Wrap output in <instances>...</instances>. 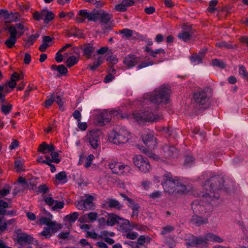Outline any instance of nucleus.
I'll list each match as a JSON object with an SVG mask.
<instances>
[{
	"label": "nucleus",
	"mask_w": 248,
	"mask_h": 248,
	"mask_svg": "<svg viewBox=\"0 0 248 248\" xmlns=\"http://www.w3.org/2000/svg\"><path fill=\"white\" fill-rule=\"evenodd\" d=\"M222 181L221 178L218 176H213L210 180L205 182L204 185V188L206 190L205 193L202 192L201 194L202 199L200 204L197 205L196 203L192 204V208L193 210H198L201 213L210 211L212 210V206L217 205L219 198V194L215 191L222 189L221 184H216L213 185L211 182H217Z\"/></svg>",
	"instance_id": "nucleus-1"
},
{
	"label": "nucleus",
	"mask_w": 248,
	"mask_h": 248,
	"mask_svg": "<svg viewBox=\"0 0 248 248\" xmlns=\"http://www.w3.org/2000/svg\"><path fill=\"white\" fill-rule=\"evenodd\" d=\"M170 90L166 86H160L156 89L153 93H148L144 95V103H150V107L157 108L156 104L165 102L167 103L170 94Z\"/></svg>",
	"instance_id": "nucleus-2"
},
{
	"label": "nucleus",
	"mask_w": 248,
	"mask_h": 248,
	"mask_svg": "<svg viewBox=\"0 0 248 248\" xmlns=\"http://www.w3.org/2000/svg\"><path fill=\"white\" fill-rule=\"evenodd\" d=\"M131 137L130 132L125 127L113 130L109 135V140L114 144L120 145L126 143Z\"/></svg>",
	"instance_id": "nucleus-3"
},
{
	"label": "nucleus",
	"mask_w": 248,
	"mask_h": 248,
	"mask_svg": "<svg viewBox=\"0 0 248 248\" xmlns=\"http://www.w3.org/2000/svg\"><path fill=\"white\" fill-rule=\"evenodd\" d=\"M23 78L22 74H18L16 72H14L11 76L10 81L4 85H0V102L3 103L5 101V96L11 92L10 89H14L16 85V81Z\"/></svg>",
	"instance_id": "nucleus-4"
},
{
	"label": "nucleus",
	"mask_w": 248,
	"mask_h": 248,
	"mask_svg": "<svg viewBox=\"0 0 248 248\" xmlns=\"http://www.w3.org/2000/svg\"><path fill=\"white\" fill-rule=\"evenodd\" d=\"M130 118H133L136 121L139 123L144 122H156L161 118V116L158 114H155L151 111L147 110L143 112H134L130 116Z\"/></svg>",
	"instance_id": "nucleus-5"
},
{
	"label": "nucleus",
	"mask_w": 248,
	"mask_h": 248,
	"mask_svg": "<svg viewBox=\"0 0 248 248\" xmlns=\"http://www.w3.org/2000/svg\"><path fill=\"white\" fill-rule=\"evenodd\" d=\"M24 26L22 24H18L16 26H11L8 29L10 37L6 40L5 44L8 47H12L16 43L17 38L20 37L23 33Z\"/></svg>",
	"instance_id": "nucleus-6"
},
{
	"label": "nucleus",
	"mask_w": 248,
	"mask_h": 248,
	"mask_svg": "<svg viewBox=\"0 0 248 248\" xmlns=\"http://www.w3.org/2000/svg\"><path fill=\"white\" fill-rule=\"evenodd\" d=\"M59 51L56 54L55 59L57 62H61L63 57H67L66 62H78L80 60V50L78 47H74L68 52L65 53L62 56Z\"/></svg>",
	"instance_id": "nucleus-7"
},
{
	"label": "nucleus",
	"mask_w": 248,
	"mask_h": 248,
	"mask_svg": "<svg viewBox=\"0 0 248 248\" xmlns=\"http://www.w3.org/2000/svg\"><path fill=\"white\" fill-rule=\"evenodd\" d=\"M163 177L161 184L165 191L170 193L175 192L176 186L179 184V180L176 177L173 178L170 172L166 173Z\"/></svg>",
	"instance_id": "nucleus-8"
},
{
	"label": "nucleus",
	"mask_w": 248,
	"mask_h": 248,
	"mask_svg": "<svg viewBox=\"0 0 248 248\" xmlns=\"http://www.w3.org/2000/svg\"><path fill=\"white\" fill-rule=\"evenodd\" d=\"M212 95V90L206 87L194 93L193 98L195 102L199 105L206 104Z\"/></svg>",
	"instance_id": "nucleus-9"
},
{
	"label": "nucleus",
	"mask_w": 248,
	"mask_h": 248,
	"mask_svg": "<svg viewBox=\"0 0 248 248\" xmlns=\"http://www.w3.org/2000/svg\"><path fill=\"white\" fill-rule=\"evenodd\" d=\"M132 160L134 165L142 173H148L152 169L148 159L141 155H135Z\"/></svg>",
	"instance_id": "nucleus-10"
},
{
	"label": "nucleus",
	"mask_w": 248,
	"mask_h": 248,
	"mask_svg": "<svg viewBox=\"0 0 248 248\" xmlns=\"http://www.w3.org/2000/svg\"><path fill=\"white\" fill-rule=\"evenodd\" d=\"M108 166L113 173L118 175H127L131 172V167L122 163L112 161L108 163Z\"/></svg>",
	"instance_id": "nucleus-11"
},
{
	"label": "nucleus",
	"mask_w": 248,
	"mask_h": 248,
	"mask_svg": "<svg viewBox=\"0 0 248 248\" xmlns=\"http://www.w3.org/2000/svg\"><path fill=\"white\" fill-rule=\"evenodd\" d=\"M185 240L186 241V244L187 247L195 246L199 248L207 247L209 242L207 239V234L204 237H195L193 235H190Z\"/></svg>",
	"instance_id": "nucleus-12"
},
{
	"label": "nucleus",
	"mask_w": 248,
	"mask_h": 248,
	"mask_svg": "<svg viewBox=\"0 0 248 248\" xmlns=\"http://www.w3.org/2000/svg\"><path fill=\"white\" fill-rule=\"evenodd\" d=\"M106 217L107 225L108 226H113L117 224L120 226V227L122 231H123V228H124L125 225H128L129 223L128 220L122 218L114 214H108Z\"/></svg>",
	"instance_id": "nucleus-13"
},
{
	"label": "nucleus",
	"mask_w": 248,
	"mask_h": 248,
	"mask_svg": "<svg viewBox=\"0 0 248 248\" xmlns=\"http://www.w3.org/2000/svg\"><path fill=\"white\" fill-rule=\"evenodd\" d=\"M100 134L99 131L96 130H92L88 132L86 139L89 143L91 147L94 149H97L100 144Z\"/></svg>",
	"instance_id": "nucleus-14"
},
{
	"label": "nucleus",
	"mask_w": 248,
	"mask_h": 248,
	"mask_svg": "<svg viewBox=\"0 0 248 248\" xmlns=\"http://www.w3.org/2000/svg\"><path fill=\"white\" fill-rule=\"evenodd\" d=\"M46 217H42L39 219L40 223L42 225H46L48 227H50L52 230H58L60 228V225L57 223L56 221H52L53 216L49 212L43 210Z\"/></svg>",
	"instance_id": "nucleus-15"
},
{
	"label": "nucleus",
	"mask_w": 248,
	"mask_h": 248,
	"mask_svg": "<svg viewBox=\"0 0 248 248\" xmlns=\"http://www.w3.org/2000/svg\"><path fill=\"white\" fill-rule=\"evenodd\" d=\"M121 114L119 110H104L100 113V116L102 118V120L100 123L102 124H105L106 123L108 122L111 119L112 117H118V115Z\"/></svg>",
	"instance_id": "nucleus-16"
},
{
	"label": "nucleus",
	"mask_w": 248,
	"mask_h": 248,
	"mask_svg": "<svg viewBox=\"0 0 248 248\" xmlns=\"http://www.w3.org/2000/svg\"><path fill=\"white\" fill-rule=\"evenodd\" d=\"M44 201L45 203L52 209V210L61 209L64 206L63 202L55 200L51 197H45L44 198Z\"/></svg>",
	"instance_id": "nucleus-17"
},
{
	"label": "nucleus",
	"mask_w": 248,
	"mask_h": 248,
	"mask_svg": "<svg viewBox=\"0 0 248 248\" xmlns=\"http://www.w3.org/2000/svg\"><path fill=\"white\" fill-rule=\"evenodd\" d=\"M163 157L165 159H169L171 157H175L178 156V151L173 146L165 145L162 148Z\"/></svg>",
	"instance_id": "nucleus-18"
},
{
	"label": "nucleus",
	"mask_w": 248,
	"mask_h": 248,
	"mask_svg": "<svg viewBox=\"0 0 248 248\" xmlns=\"http://www.w3.org/2000/svg\"><path fill=\"white\" fill-rule=\"evenodd\" d=\"M141 138L144 143L149 149H154L156 147V139L151 134H142Z\"/></svg>",
	"instance_id": "nucleus-19"
},
{
	"label": "nucleus",
	"mask_w": 248,
	"mask_h": 248,
	"mask_svg": "<svg viewBox=\"0 0 248 248\" xmlns=\"http://www.w3.org/2000/svg\"><path fill=\"white\" fill-rule=\"evenodd\" d=\"M54 101L56 102L60 107L62 106L63 103L60 94H58L57 93H53L50 97L46 100L45 104V107L49 108Z\"/></svg>",
	"instance_id": "nucleus-20"
},
{
	"label": "nucleus",
	"mask_w": 248,
	"mask_h": 248,
	"mask_svg": "<svg viewBox=\"0 0 248 248\" xmlns=\"http://www.w3.org/2000/svg\"><path fill=\"white\" fill-rule=\"evenodd\" d=\"M96 21L100 20L101 22L107 24L111 18L112 16L103 10L96 11Z\"/></svg>",
	"instance_id": "nucleus-21"
},
{
	"label": "nucleus",
	"mask_w": 248,
	"mask_h": 248,
	"mask_svg": "<svg viewBox=\"0 0 248 248\" xmlns=\"http://www.w3.org/2000/svg\"><path fill=\"white\" fill-rule=\"evenodd\" d=\"M78 15L89 21H96V11L89 12L87 10H81L78 12Z\"/></svg>",
	"instance_id": "nucleus-22"
},
{
	"label": "nucleus",
	"mask_w": 248,
	"mask_h": 248,
	"mask_svg": "<svg viewBox=\"0 0 248 248\" xmlns=\"http://www.w3.org/2000/svg\"><path fill=\"white\" fill-rule=\"evenodd\" d=\"M54 38L48 36H44L43 37L42 44L40 46L39 49L41 52H44L46 49L52 45L53 44Z\"/></svg>",
	"instance_id": "nucleus-23"
},
{
	"label": "nucleus",
	"mask_w": 248,
	"mask_h": 248,
	"mask_svg": "<svg viewBox=\"0 0 248 248\" xmlns=\"http://www.w3.org/2000/svg\"><path fill=\"white\" fill-rule=\"evenodd\" d=\"M16 232L17 233V241L20 244L29 242L32 239L30 235L22 232L20 230H17Z\"/></svg>",
	"instance_id": "nucleus-24"
},
{
	"label": "nucleus",
	"mask_w": 248,
	"mask_h": 248,
	"mask_svg": "<svg viewBox=\"0 0 248 248\" xmlns=\"http://www.w3.org/2000/svg\"><path fill=\"white\" fill-rule=\"evenodd\" d=\"M16 218H12L2 221L0 224V235L4 233L8 229V226L16 225Z\"/></svg>",
	"instance_id": "nucleus-25"
},
{
	"label": "nucleus",
	"mask_w": 248,
	"mask_h": 248,
	"mask_svg": "<svg viewBox=\"0 0 248 248\" xmlns=\"http://www.w3.org/2000/svg\"><path fill=\"white\" fill-rule=\"evenodd\" d=\"M54 17V15L52 12L47 10H42V19L44 20L45 23H48L53 19Z\"/></svg>",
	"instance_id": "nucleus-26"
},
{
	"label": "nucleus",
	"mask_w": 248,
	"mask_h": 248,
	"mask_svg": "<svg viewBox=\"0 0 248 248\" xmlns=\"http://www.w3.org/2000/svg\"><path fill=\"white\" fill-rule=\"evenodd\" d=\"M55 150V147L52 144H47L44 142L40 144L39 151L44 154L51 152Z\"/></svg>",
	"instance_id": "nucleus-27"
},
{
	"label": "nucleus",
	"mask_w": 248,
	"mask_h": 248,
	"mask_svg": "<svg viewBox=\"0 0 248 248\" xmlns=\"http://www.w3.org/2000/svg\"><path fill=\"white\" fill-rule=\"evenodd\" d=\"M134 229L137 231H141L144 230V227L136 224H130L129 221L128 224L125 225L124 228H123V231L124 232H130Z\"/></svg>",
	"instance_id": "nucleus-28"
},
{
	"label": "nucleus",
	"mask_w": 248,
	"mask_h": 248,
	"mask_svg": "<svg viewBox=\"0 0 248 248\" xmlns=\"http://www.w3.org/2000/svg\"><path fill=\"white\" fill-rule=\"evenodd\" d=\"M151 238L147 235H142L139 236L137 241H134L137 244L146 246L150 243Z\"/></svg>",
	"instance_id": "nucleus-29"
},
{
	"label": "nucleus",
	"mask_w": 248,
	"mask_h": 248,
	"mask_svg": "<svg viewBox=\"0 0 248 248\" xmlns=\"http://www.w3.org/2000/svg\"><path fill=\"white\" fill-rule=\"evenodd\" d=\"M81 49L83 50L84 55L88 58L91 56L94 50L93 45L91 44H85L81 47Z\"/></svg>",
	"instance_id": "nucleus-30"
},
{
	"label": "nucleus",
	"mask_w": 248,
	"mask_h": 248,
	"mask_svg": "<svg viewBox=\"0 0 248 248\" xmlns=\"http://www.w3.org/2000/svg\"><path fill=\"white\" fill-rule=\"evenodd\" d=\"M191 222L193 224L199 226L202 224L206 223L208 222V218L207 217L202 218L197 216H193L191 219Z\"/></svg>",
	"instance_id": "nucleus-31"
},
{
	"label": "nucleus",
	"mask_w": 248,
	"mask_h": 248,
	"mask_svg": "<svg viewBox=\"0 0 248 248\" xmlns=\"http://www.w3.org/2000/svg\"><path fill=\"white\" fill-rule=\"evenodd\" d=\"M97 217L98 214L96 212H92L85 214L83 217V218L85 221H87L85 219L86 218H88L89 219L88 222H93L97 219Z\"/></svg>",
	"instance_id": "nucleus-32"
},
{
	"label": "nucleus",
	"mask_w": 248,
	"mask_h": 248,
	"mask_svg": "<svg viewBox=\"0 0 248 248\" xmlns=\"http://www.w3.org/2000/svg\"><path fill=\"white\" fill-rule=\"evenodd\" d=\"M84 201V206L85 210H90L93 209V197L88 196Z\"/></svg>",
	"instance_id": "nucleus-33"
},
{
	"label": "nucleus",
	"mask_w": 248,
	"mask_h": 248,
	"mask_svg": "<svg viewBox=\"0 0 248 248\" xmlns=\"http://www.w3.org/2000/svg\"><path fill=\"white\" fill-rule=\"evenodd\" d=\"M14 15L12 13L9 14L6 10L0 9V17H2L6 19L7 22H11L13 20V19H11Z\"/></svg>",
	"instance_id": "nucleus-34"
},
{
	"label": "nucleus",
	"mask_w": 248,
	"mask_h": 248,
	"mask_svg": "<svg viewBox=\"0 0 248 248\" xmlns=\"http://www.w3.org/2000/svg\"><path fill=\"white\" fill-rule=\"evenodd\" d=\"M56 179L60 183L64 184L67 182V175L65 171H61L55 175Z\"/></svg>",
	"instance_id": "nucleus-35"
},
{
	"label": "nucleus",
	"mask_w": 248,
	"mask_h": 248,
	"mask_svg": "<svg viewBox=\"0 0 248 248\" xmlns=\"http://www.w3.org/2000/svg\"><path fill=\"white\" fill-rule=\"evenodd\" d=\"M207 239L208 241H213L217 243H221L223 241L222 238L212 233L207 234Z\"/></svg>",
	"instance_id": "nucleus-36"
},
{
	"label": "nucleus",
	"mask_w": 248,
	"mask_h": 248,
	"mask_svg": "<svg viewBox=\"0 0 248 248\" xmlns=\"http://www.w3.org/2000/svg\"><path fill=\"white\" fill-rule=\"evenodd\" d=\"M57 231L52 230L51 228L46 226L44 228V230L40 234L46 238H48L51 236L52 233L55 232Z\"/></svg>",
	"instance_id": "nucleus-37"
},
{
	"label": "nucleus",
	"mask_w": 248,
	"mask_h": 248,
	"mask_svg": "<svg viewBox=\"0 0 248 248\" xmlns=\"http://www.w3.org/2000/svg\"><path fill=\"white\" fill-rule=\"evenodd\" d=\"M51 68L53 70H57L61 74H65L67 72V68L63 64H61L59 66L54 64L51 66Z\"/></svg>",
	"instance_id": "nucleus-38"
},
{
	"label": "nucleus",
	"mask_w": 248,
	"mask_h": 248,
	"mask_svg": "<svg viewBox=\"0 0 248 248\" xmlns=\"http://www.w3.org/2000/svg\"><path fill=\"white\" fill-rule=\"evenodd\" d=\"M108 204L111 208H115L116 209H120L122 205L119 202L115 200L109 199L108 201Z\"/></svg>",
	"instance_id": "nucleus-39"
},
{
	"label": "nucleus",
	"mask_w": 248,
	"mask_h": 248,
	"mask_svg": "<svg viewBox=\"0 0 248 248\" xmlns=\"http://www.w3.org/2000/svg\"><path fill=\"white\" fill-rule=\"evenodd\" d=\"M204 52L202 51L199 53V54H194L190 57V61L192 62H196L202 61L203 60L204 56Z\"/></svg>",
	"instance_id": "nucleus-40"
},
{
	"label": "nucleus",
	"mask_w": 248,
	"mask_h": 248,
	"mask_svg": "<svg viewBox=\"0 0 248 248\" xmlns=\"http://www.w3.org/2000/svg\"><path fill=\"white\" fill-rule=\"evenodd\" d=\"M94 158V156L93 154H90L87 156H85L86 162L84 164V166L86 168L90 167L93 163V161Z\"/></svg>",
	"instance_id": "nucleus-41"
},
{
	"label": "nucleus",
	"mask_w": 248,
	"mask_h": 248,
	"mask_svg": "<svg viewBox=\"0 0 248 248\" xmlns=\"http://www.w3.org/2000/svg\"><path fill=\"white\" fill-rule=\"evenodd\" d=\"M174 230V227L171 225H167L162 228V231L161 232L160 234L162 235H165L169 234Z\"/></svg>",
	"instance_id": "nucleus-42"
},
{
	"label": "nucleus",
	"mask_w": 248,
	"mask_h": 248,
	"mask_svg": "<svg viewBox=\"0 0 248 248\" xmlns=\"http://www.w3.org/2000/svg\"><path fill=\"white\" fill-rule=\"evenodd\" d=\"M141 151L145 154L148 157L153 158L154 160L158 161L159 159V157L154 154L152 151L149 150V149H141Z\"/></svg>",
	"instance_id": "nucleus-43"
},
{
	"label": "nucleus",
	"mask_w": 248,
	"mask_h": 248,
	"mask_svg": "<svg viewBox=\"0 0 248 248\" xmlns=\"http://www.w3.org/2000/svg\"><path fill=\"white\" fill-rule=\"evenodd\" d=\"M186 191V186L182 184L179 181V184H177L176 186L175 192L179 193H185Z\"/></svg>",
	"instance_id": "nucleus-44"
},
{
	"label": "nucleus",
	"mask_w": 248,
	"mask_h": 248,
	"mask_svg": "<svg viewBox=\"0 0 248 248\" xmlns=\"http://www.w3.org/2000/svg\"><path fill=\"white\" fill-rule=\"evenodd\" d=\"M178 37L184 41H186L190 37V34L188 31H183L178 34Z\"/></svg>",
	"instance_id": "nucleus-45"
},
{
	"label": "nucleus",
	"mask_w": 248,
	"mask_h": 248,
	"mask_svg": "<svg viewBox=\"0 0 248 248\" xmlns=\"http://www.w3.org/2000/svg\"><path fill=\"white\" fill-rule=\"evenodd\" d=\"M50 155L51 157V159H50L51 162L59 163L60 162V160L58 158L59 154L58 153L53 151L51 152Z\"/></svg>",
	"instance_id": "nucleus-46"
},
{
	"label": "nucleus",
	"mask_w": 248,
	"mask_h": 248,
	"mask_svg": "<svg viewBox=\"0 0 248 248\" xmlns=\"http://www.w3.org/2000/svg\"><path fill=\"white\" fill-rule=\"evenodd\" d=\"M78 214L77 212H74L71 214H69L66 217V218L71 222H75L78 218Z\"/></svg>",
	"instance_id": "nucleus-47"
},
{
	"label": "nucleus",
	"mask_w": 248,
	"mask_h": 248,
	"mask_svg": "<svg viewBox=\"0 0 248 248\" xmlns=\"http://www.w3.org/2000/svg\"><path fill=\"white\" fill-rule=\"evenodd\" d=\"M12 109V105H2L1 107V110L3 113L5 115L9 114Z\"/></svg>",
	"instance_id": "nucleus-48"
},
{
	"label": "nucleus",
	"mask_w": 248,
	"mask_h": 248,
	"mask_svg": "<svg viewBox=\"0 0 248 248\" xmlns=\"http://www.w3.org/2000/svg\"><path fill=\"white\" fill-rule=\"evenodd\" d=\"M46 158L45 160H44L42 156H39L37 159V161L39 163H45L46 164H49V161L50 159V157L48 155H46L45 156Z\"/></svg>",
	"instance_id": "nucleus-49"
},
{
	"label": "nucleus",
	"mask_w": 248,
	"mask_h": 248,
	"mask_svg": "<svg viewBox=\"0 0 248 248\" xmlns=\"http://www.w3.org/2000/svg\"><path fill=\"white\" fill-rule=\"evenodd\" d=\"M120 33L123 34V36L129 37L132 35V31L127 29H124L120 31Z\"/></svg>",
	"instance_id": "nucleus-50"
},
{
	"label": "nucleus",
	"mask_w": 248,
	"mask_h": 248,
	"mask_svg": "<svg viewBox=\"0 0 248 248\" xmlns=\"http://www.w3.org/2000/svg\"><path fill=\"white\" fill-rule=\"evenodd\" d=\"M115 9L117 11L124 12L126 10L127 7L125 6L124 4L122 2L121 3L115 5Z\"/></svg>",
	"instance_id": "nucleus-51"
},
{
	"label": "nucleus",
	"mask_w": 248,
	"mask_h": 248,
	"mask_svg": "<svg viewBox=\"0 0 248 248\" xmlns=\"http://www.w3.org/2000/svg\"><path fill=\"white\" fill-rule=\"evenodd\" d=\"M127 233L125 235V237L130 239L134 240L138 235V233L137 232H127Z\"/></svg>",
	"instance_id": "nucleus-52"
},
{
	"label": "nucleus",
	"mask_w": 248,
	"mask_h": 248,
	"mask_svg": "<svg viewBox=\"0 0 248 248\" xmlns=\"http://www.w3.org/2000/svg\"><path fill=\"white\" fill-rule=\"evenodd\" d=\"M75 205L78 209L85 211L83 200L76 201L75 203Z\"/></svg>",
	"instance_id": "nucleus-53"
},
{
	"label": "nucleus",
	"mask_w": 248,
	"mask_h": 248,
	"mask_svg": "<svg viewBox=\"0 0 248 248\" xmlns=\"http://www.w3.org/2000/svg\"><path fill=\"white\" fill-rule=\"evenodd\" d=\"M131 208L133 210L132 217H138L139 215V206L138 205H135L132 204Z\"/></svg>",
	"instance_id": "nucleus-54"
},
{
	"label": "nucleus",
	"mask_w": 248,
	"mask_h": 248,
	"mask_svg": "<svg viewBox=\"0 0 248 248\" xmlns=\"http://www.w3.org/2000/svg\"><path fill=\"white\" fill-rule=\"evenodd\" d=\"M161 193L159 191H155L149 195V197L154 200L158 199L161 197Z\"/></svg>",
	"instance_id": "nucleus-55"
},
{
	"label": "nucleus",
	"mask_w": 248,
	"mask_h": 248,
	"mask_svg": "<svg viewBox=\"0 0 248 248\" xmlns=\"http://www.w3.org/2000/svg\"><path fill=\"white\" fill-rule=\"evenodd\" d=\"M239 73L244 78H247L248 77V73L246 71V68L243 66H240Z\"/></svg>",
	"instance_id": "nucleus-56"
},
{
	"label": "nucleus",
	"mask_w": 248,
	"mask_h": 248,
	"mask_svg": "<svg viewBox=\"0 0 248 248\" xmlns=\"http://www.w3.org/2000/svg\"><path fill=\"white\" fill-rule=\"evenodd\" d=\"M78 127L82 131H85L87 128V124L86 122H81L80 121H78Z\"/></svg>",
	"instance_id": "nucleus-57"
},
{
	"label": "nucleus",
	"mask_w": 248,
	"mask_h": 248,
	"mask_svg": "<svg viewBox=\"0 0 248 248\" xmlns=\"http://www.w3.org/2000/svg\"><path fill=\"white\" fill-rule=\"evenodd\" d=\"M85 1H87L90 2L91 4H93L95 5L96 7H101L104 4L103 3L101 2L100 1H97L96 0H84Z\"/></svg>",
	"instance_id": "nucleus-58"
},
{
	"label": "nucleus",
	"mask_w": 248,
	"mask_h": 248,
	"mask_svg": "<svg viewBox=\"0 0 248 248\" xmlns=\"http://www.w3.org/2000/svg\"><path fill=\"white\" fill-rule=\"evenodd\" d=\"M17 215V211L15 209H13L9 211H6L5 210V216H7L9 217L15 216Z\"/></svg>",
	"instance_id": "nucleus-59"
},
{
	"label": "nucleus",
	"mask_w": 248,
	"mask_h": 248,
	"mask_svg": "<svg viewBox=\"0 0 248 248\" xmlns=\"http://www.w3.org/2000/svg\"><path fill=\"white\" fill-rule=\"evenodd\" d=\"M10 191L9 188H4L0 190V198L3 197L8 195Z\"/></svg>",
	"instance_id": "nucleus-60"
},
{
	"label": "nucleus",
	"mask_w": 248,
	"mask_h": 248,
	"mask_svg": "<svg viewBox=\"0 0 248 248\" xmlns=\"http://www.w3.org/2000/svg\"><path fill=\"white\" fill-rule=\"evenodd\" d=\"M217 0H213L211 1L209 4L208 10L210 12H213L215 9L214 7L217 5Z\"/></svg>",
	"instance_id": "nucleus-61"
},
{
	"label": "nucleus",
	"mask_w": 248,
	"mask_h": 248,
	"mask_svg": "<svg viewBox=\"0 0 248 248\" xmlns=\"http://www.w3.org/2000/svg\"><path fill=\"white\" fill-rule=\"evenodd\" d=\"M73 116L78 121L81 120V115L80 112L78 110H76L74 111Z\"/></svg>",
	"instance_id": "nucleus-62"
},
{
	"label": "nucleus",
	"mask_w": 248,
	"mask_h": 248,
	"mask_svg": "<svg viewBox=\"0 0 248 248\" xmlns=\"http://www.w3.org/2000/svg\"><path fill=\"white\" fill-rule=\"evenodd\" d=\"M166 244L167 246L169 247V248H173L175 247L176 245V243L174 239H170L169 240H167L166 242Z\"/></svg>",
	"instance_id": "nucleus-63"
},
{
	"label": "nucleus",
	"mask_w": 248,
	"mask_h": 248,
	"mask_svg": "<svg viewBox=\"0 0 248 248\" xmlns=\"http://www.w3.org/2000/svg\"><path fill=\"white\" fill-rule=\"evenodd\" d=\"M129 245L131 248H147L146 246L139 245L132 241H130Z\"/></svg>",
	"instance_id": "nucleus-64"
}]
</instances>
